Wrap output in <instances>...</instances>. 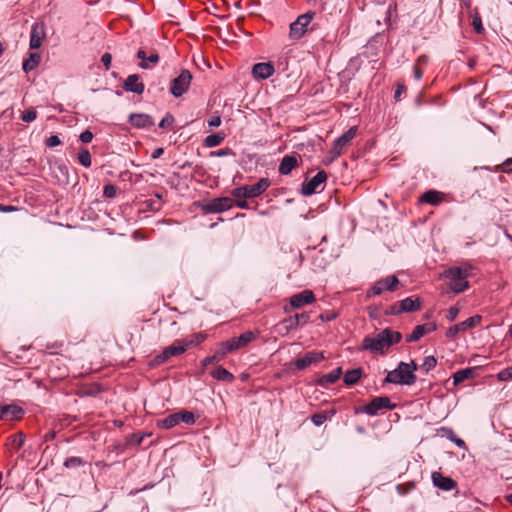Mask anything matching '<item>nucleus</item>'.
I'll return each instance as SVG.
<instances>
[{"label":"nucleus","instance_id":"nucleus-1","mask_svg":"<svg viewBox=\"0 0 512 512\" xmlns=\"http://www.w3.org/2000/svg\"><path fill=\"white\" fill-rule=\"evenodd\" d=\"M401 338L402 335L400 332L386 328L375 337H365L363 340V348L371 352L383 354L391 345L398 343Z\"/></svg>","mask_w":512,"mask_h":512},{"label":"nucleus","instance_id":"nucleus-2","mask_svg":"<svg viewBox=\"0 0 512 512\" xmlns=\"http://www.w3.org/2000/svg\"><path fill=\"white\" fill-rule=\"evenodd\" d=\"M418 369L414 361L411 363L400 362L398 367L387 373L384 383L398 385H413L416 382L415 371Z\"/></svg>","mask_w":512,"mask_h":512},{"label":"nucleus","instance_id":"nucleus-3","mask_svg":"<svg viewBox=\"0 0 512 512\" xmlns=\"http://www.w3.org/2000/svg\"><path fill=\"white\" fill-rule=\"evenodd\" d=\"M471 270V265H465L462 267L455 266L445 270L443 276L450 280V290L454 293H461L465 291L469 287L467 278L470 275Z\"/></svg>","mask_w":512,"mask_h":512},{"label":"nucleus","instance_id":"nucleus-4","mask_svg":"<svg viewBox=\"0 0 512 512\" xmlns=\"http://www.w3.org/2000/svg\"><path fill=\"white\" fill-rule=\"evenodd\" d=\"M269 186L270 180L268 178H261L253 185H244L234 188L231 194L235 198H254L264 193Z\"/></svg>","mask_w":512,"mask_h":512},{"label":"nucleus","instance_id":"nucleus-5","mask_svg":"<svg viewBox=\"0 0 512 512\" xmlns=\"http://www.w3.org/2000/svg\"><path fill=\"white\" fill-rule=\"evenodd\" d=\"M315 16V12L308 11L299 15L289 26V37L292 40H299L307 32V27Z\"/></svg>","mask_w":512,"mask_h":512},{"label":"nucleus","instance_id":"nucleus-6","mask_svg":"<svg viewBox=\"0 0 512 512\" xmlns=\"http://www.w3.org/2000/svg\"><path fill=\"white\" fill-rule=\"evenodd\" d=\"M396 407L394 403L391 402L390 398L387 396L375 397L361 408V412L369 415L376 416L380 411L383 410H393Z\"/></svg>","mask_w":512,"mask_h":512},{"label":"nucleus","instance_id":"nucleus-7","mask_svg":"<svg viewBox=\"0 0 512 512\" xmlns=\"http://www.w3.org/2000/svg\"><path fill=\"white\" fill-rule=\"evenodd\" d=\"M399 284V280L395 275L378 280L368 291V298L380 295L383 291H395Z\"/></svg>","mask_w":512,"mask_h":512},{"label":"nucleus","instance_id":"nucleus-8","mask_svg":"<svg viewBox=\"0 0 512 512\" xmlns=\"http://www.w3.org/2000/svg\"><path fill=\"white\" fill-rule=\"evenodd\" d=\"M192 80V75L188 70L182 72L175 79L172 80L170 92L174 97H181L189 88Z\"/></svg>","mask_w":512,"mask_h":512},{"label":"nucleus","instance_id":"nucleus-9","mask_svg":"<svg viewBox=\"0 0 512 512\" xmlns=\"http://www.w3.org/2000/svg\"><path fill=\"white\" fill-rule=\"evenodd\" d=\"M357 127H350L345 133H343L340 137L334 140L332 148L330 150V154L333 158H337L341 155L342 150L346 147L352 139L356 136Z\"/></svg>","mask_w":512,"mask_h":512},{"label":"nucleus","instance_id":"nucleus-10","mask_svg":"<svg viewBox=\"0 0 512 512\" xmlns=\"http://www.w3.org/2000/svg\"><path fill=\"white\" fill-rule=\"evenodd\" d=\"M234 206V200L230 197L214 198L203 205V210L207 213H220L231 209Z\"/></svg>","mask_w":512,"mask_h":512},{"label":"nucleus","instance_id":"nucleus-11","mask_svg":"<svg viewBox=\"0 0 512 512\" xmlns=\"http://www.w3.org/2000/svg\"><path fill=\"white\" fill-rule=\"evenodd\" d=\"M420 307L421 301L418 297L415 299L407 297L391 306V314L399 315L403 312H414L419 310Z\"/></svg>","mask_w":512,"mask_h":512},{"label":"nucleus","instance_id":"nucleus-12","mask_svg":"<svg viewBox=\"0 0 512 512\" xmlns=\"http://www.w3.org/2000/svg\"><path fill=\"white\" fill-rule=\"evenodd\" d=\"M187 346L185 345V341L176 340L172 345L168 346L163 350V352L156 357L157 363H164L172 356H178L184 353L187 350Z\"/></svg>","mask_w":512,"mask_h":512},{"label":"nucleus","instance_id":"nucleus-13","mask_svg":"<svg viewBox=\"0 0 512 512\" xmlns=\"http://www.w3.org/2000/svg\"><path fill=\"white\" fill-rule=\"evenodd\" d=\"M316 301V297L311 290H303L299 293L292 295L289 299V304L293 309H300L305 305L312 304Z\"/></svg>","mask_w":512,"mask_h":512},{"label":"nucleus","instance_id":"nucleus-14","mask_svg":"<svg viewBox=\"0 0 512 512\" xmlns=\"http://www.w3.org/2000/svg\"><path fill=\"white\" fill-rule=\"evenodd\" d=\"M481 319V316L474 315L472 317L467 318L463 322L451 326L446 331V337L454 338L459 332L466 331L467 329L473 328L476 325H478L481 322Z\"/></svg>","mask_w":512,"mask_h":512},{"label":"nucleus","instance_id":"nucleus-15","mask_svg":"<svg viewBox=\"0 0 512 512\" xmlns=\"http://www.w3.org/2000/svg\"><path fill=\"white\" fill-rule=\"evenodd\" d=\"M327 180V174L325 171H319L309 181L302 184L301 192L303 195L309 196L317 192L320 185Z\"/></svg>","mask_w":512,"mask_h":512},{"label":"nucleus","instance_id":"nucleus-16","mask_svg":"<svg viewBox=\"0 0 512 512\" xmlns=\"http://www.w3.org/2000/svg\"><path fill=\"white\" fill-rule=\"evenodd\" d=\"M256 338V334L252 331H246L239 337H233L226 340L228 347L226 350H232V352L247 346L251 341Z\"/></svg>","mask_w":512,"mask_h":512},{"label":"nucleus","instance_id":"nucleus-17","mask_svg":"<svg viewBox=\"0 0 512 512\" xmlns=\"http://www.w3.org/2000/svg\"><path fill=\"white\" fill-rule=\"evenodd\" d=\"M24 410L15 404L0 405V419L1 420H19L23 417Z\"/></svg>","mask_w":512,"mask_h":512},{"label":"nucleus","instance_id":"nucleus-18","mask_svg":"<svg viewBox=\"0 0 512 512\" xmlns=\"http://www.w3.org/2000/svg\"><path fill=\"white\" fill-rule=\"evenodd\" d=\"M274 72L275 68L271 62L257 63L252 68V75L255 79H268L274 74Z\"/></svg>","mask_w":512,"mask_h":512},{"label":"nucleus","instance_id":"nucleus-19","mask_svg":"<svg viewBox=\"0 0 512 512\" xmlns=\"http://www.w3.org/2000/svg\"><path fill=\"white\" fill-rule=\"evenodd\" d=\"M324 359L322 352H308L303 357L294 361L296 369L303 370L313 363H317Z\"/></svg>","mask_w":512,"mask_h":512},{"label":"nucleus","instance_id":"nucleus-20","mask_svg":"<svg viewBox=\"0 0 512 512\" xmlns=\"http://www.w3.org/2000/svg\"><path fill=\"white\" fill-rule=\"evenodd\" d=\"M136 56L141 60L139 67L142 69H150L151 67L158 64L160 60L157 52L152 51L149 55H147V52L144 49H139Z\"/></svg>","mask_w":512,"mask_h":512},{"label":"nucleus","instance_id":"nucleus-21","mask_svg":"<svg viewBox=\"0 0 512 512\" xmlns=\"http://www.w3.org/2000/svg\"><path fill=\"white\" fill-rule=\"evenodd\" d=\"M434 486L444 491H451L456 488L457 483L452 478L442 475L440 472L432 473Z\"/></svg>","mask_w":512,"mask_h":512},{"label":"nucleus","instance_id":"nucleus-22","mask_svg":"<svg viewBox=\"0 0 512 512\" xmlns=\"http://www.w3.org/2000/svg\"><path fill=\"white\" fill-rule=\"evenodd\" d=\"M45 37V27L43 23H35L31 29L30 48L37 49L42 45Z\"/></svg>","mask_w":512,"mask_h":512},{"label":"nucleus","instance_id":"nucleus-23","mask_svg":"<svg viewBox=\"0 0 512 512\" xmlns=\"http://www.w3.org/2000/svg\"><path fill=\"white\" fill-rule=\"evenodd\" d=\"M123 89L127 92H133L140 95L144 92L145 86L140 82V78L137 74H131L124 81Z\"/></svg>","mask_w":512,"mask_h":512},{"label":"nucleus","instance_id":"nucleus-24","mask_svg":"<svg viewBox=\"0 0 512 512\" xmlns=\"http://www.w3.org/2000/svg\"><path fill=\"white\" fill-rule=\"evenodd\" d=\"M298 166V158L296 155H285L279 165L278 171L281 175H288Z\"/></svg>","mask_w":512,"mask_h":512},{"label":"nucleus","instance_id":"nucleus-25","mask_svg":"<svg viewBox=\"0 0 512 512\" xmlns=\"http://www.w3.org/2000/svg\"><path fill=\"white\" fill-rule=\"evenodd\" d=\"M129 119L131 125L137 128H148L154 124L152 117L148 114H131Z\"/></svg>","mask_w":512,"mask_h":512},{"label":"nucleus","instance_id":"nucleus-26","mask_svg":"<svg viewBox=\"0 0 512 512\" xmlns=\"http://www.w3.org/2000/svg\"><path fill=\"white\" fill-rule=\"evenodd\" d=\"M341 375L342 369L341 367H338L331 372L322 375L318 380V384L320 386L327 387L328 385L334 384L336 381H338Z\"/></svg>","mask_w":512,"mask_h":512},{"label":"nucleus","instance_id":"nucleus-27","mask_svg":"<svg viewBox=\"0 0 512 512\" xmlns=\"http://www.w3.org/2000/svg\"><path fill=\"white\" fill-rule=\"evenodd\" d=\"M442 197L443 194L441 192L429 190L421 196L420 201L431 205H438L442 201Z\"/></svg>","mask_w":512,"mask_h":512},{"label":"nucleus","instance_id":"nucleus-28","mask_svg":"<svg viewBox=\"0 0 512 512\" xmlns=\"http://www.w3.org/2000/svg\"><path fill=\"white\" fill-rule=\"evenodd\" d=\"M211 376L219 381L231 383L234 381V375L222 366L217 367L211 372Z\"/></svg>","mask_w":512,"mask_h":512},{"label":"nucleus","instance_id":"nucleus-29","mask_svg":"<svg viewBox=\"0 0 512 512\" xmlns=\"http://www.w3.org/2000/svg\"><path fill=\"white\" fill-rule=\"evenodd\" d=\"M475 373H476L475 368H465V369L457 371L453 375L454 384L458 385L467 379L473 378Z\"/></svg>","mask_w":512,"mask_h":512},{"label":"nucleus","instance_id":"nucleus-30","mask_svg":"<svg viewBox=\"0 0 512 512\" xmlns=\"http://www.w3.org/2000/svg\"><path fill=\"white\" fill-rule=\"evenodd\" d=\"M40 55L38 53H31L27 59L23 62V70L28 73L34 70L40 63Z\"/></svg>","mask_w":512,"mask_h":512},{"label":"nucleus","instance_id":"nucleus-31","mask_svg":"<svg viewBox=\"0 0 512 512\" xmlns=\"http://www.w3.org/2000/svg\"><path fill=\"white\" fill-rule=\"evenodd\" d=\"M361 376H362L361 368L348 370L344 375L343 381L346 385H353V384H356L360 380Z\"/></svg>","mask_w":512,"mask_h":512},{"label":"nucleus","instance_id":"nucleus-32","mask_svg":"<svg viewBox=\"0 0 512 512\" xmlns=\"http://www.w3.org/2000/svg\"><path fill=\"white\" fill-rule=\"evenodd\" d=\"M336 411L331 409L330 411H323L320 413H315L311 416V421L315 426H321L324 422L327 421L328 418L334 416Z\"/></svg>","mask_w":512,"mask_h":512},{"label":"nucleus","instance_id":"nucleus-33","mask_svg":"<svg viewBox=\"0 0 512 512\" xmlns=\"http://www.w3.org/2000/svg\"><path fill=\"white\" fill-rule=\"evenodd\" d=\"M224 139L225 134L223 133L210 134L204 139V146L208 148L216 147L220 145Z\"/></svg>","mask_w":512,"mask_h":512},{"label":"nucleus","instance_id":"nucleus-34","mask_svg":"<svg viewBox=\"0 0 512 512\" xmlns=\"http://www.w3.org/2000/svg\"><path fill=\"white\" fill-rule=\"evenodd\" d=\"M179 424L177 413L170 414L161 421L158 422V426L164 429H171Z\"/></svg>","mask_w":512,"mask_h":512},{"label":"nucleus","instance_id":"nucleus-35","mask_svg":"<svg viewBox=\"0 0 512 512\" xmlns=\"http://www.w3.org/2000/svg\"><path fill=\"white\" fill-rule=\"evenodd\" d=\"M25 442V435L22 432H18L14 435H11L8 438V444L14 449L19 450Z\"/></svg>","mask_w":512,"mask_h":512},{"label":"nucleus","instance_id":"nucleus-36","mask_svg":"<svg viewBox=\"0 0 512 512\" xmlns=\"http://www.w3.org/2000/svg\"><path fill=\"white\" fill-rule=\"evenodd\" d=\"M78 160L84 167L91 166V154L87 148H81L78 154Z\"/></svg>","mask_w":512,"mask_h":512},{"label":"nucleus","instance_id":"nucleus-37","mask_svg":"<svg viewBox=\"0 0 512 512\" xmlns=\"http://www.w3.org/2000/svg\"><path fill=\"white\" fill-rule=\"evenodd\" d=\"M177 415H178L179 423L184 422L186 424L192 425L196 421L194 414L187 410H182V411L178 412Z\"/></svg>","mask_w":512,"mask_h":512},{"label":"nucleus","instance_id":"nucleus-38","mask_svg":"<svg viewBox=\"0 0 512 512\" xmlns=\"http://www.w3.org/2000/svg\"><path fill=\"white\" fill-rule=\"evenodd\" d=\"M206 338V335L202 334V333H196V334H193L190 338L188 339H185V345L187 346V348H190V347H193V346H197L198 344L202 343Z\"/></svg>","mask_w":512,"mask_h":512},{"label":"nucleus","instance_id":"nucleus-39","mask_svg":"<svg viewBox=\"0 0 512 512\" xmlns=\"http://www.w3.org/2000/svg\"><path fill=\"white\" fill-rule=\"evenodd\" d=\"M227 347H228V344L226 341H224L220 344V347L217 349V351L214 353V355H212L216 362H220L221 360L224 359L226 354L232 352V350H226Z\"/></svg>","mask_w":512,"mask_h":512},{"label":"nucleus","instance_id":"nucleus-40","mask_svg":"<svg viewBox=\"0 0 512 512\" xmlns=\"http://www.w3.org/2000/svg\"><path fill=\"white\" fill-rule=\"evenodd\" d=\"M473 29L475 30L476 33L478 34H482L484 33L485 29L482 25V19H481V16L479 15L478 12H475L473 15H472V23H471Z\"/></svg>","mask_w":512,"mask_h":512},{"label":"nucleus","instance_id":"nucleus-41","mask_svg":"<svg viewBox=\"0 0 512 512\" xmlns=\"http://www.w3.org/2000/svg\"><path fill=\"white\" fill-rule=\"evenodd\" d=\"M446 436L449 440H451L455 445L459 448L466 449V443L464 440L458 438L452 429H445Z\"/></svg>","mask_w":512,"mask_h":512},{"label":"nucleus","instance_id":"nucleus-42","mask_svg":"<svg viewBox=\"0 0 512 512\" xmlns=\"http://www.w3.org/2000/svg\"><path fill=\"white\" fill-rule=\"evenodd\" d=\"M425 335L424 331H423V328L420 326V325H417L411 334L407 335L406 337V342H416L418 341L421 337H423Z\"/></svg>","mask_w":512,"mask_h":512},{"label":"nucleus","instance_id":"nucleus-43","mask_svg":"<svg viewBox=\"0 0 512 512\" xmlns=\"http://www.w3.org/2000/svg\"><path fill=\"white\" fill-rule=\"evenodd\" d=\"M36 117H37V111L34 107H30L29 109L23 111L21 114L22 121L27 122V123L34 121L36 119Z\"/></svg>","mask_w":512,"mask_h":512},{"label":"nucleus","instance_id":"nucleus-44","mask_svg":"<svg viewBox=\"0 0 512 512\" xmlns=\"http://www.w3.org/2000/svg\"><path fill=\"white\" fill-rule=\"evenodd\" d=\"M83 464H84L83 459L80 457H75V456L67 458L64 462V466L66 468H76V467L82 466Z\"/></svg>","mask_w":512,"mask_h":512},{"label":"nucleus","instance_id":"nucleus-45","mask_svg":"<svg viewBox=\"0 0 512 512\" xmlns=\"http://www.w3.org/2000/svg\"><path fill=\"white\" fill-rule=\"evenodd\" d=\"M436 364H437V360H436V358L434 356H427L424 359V362H423L421 368L425 372H429L430 370L435 368Z\"/></svg>","mask_w":512,"mask_h":512},{"label":"nucleus","instance_id":"nucleus-46","mask_svg":"<svg viewBox=\"0 0 512 512\" xmlns=\"http://www.w3.org/2000/svg\"><path fill=\"white\" fill-rule=\"evenodd\" d=\"M497 379L499 381H510V380H512V366L511 367H507V368L501 370L497 374Z\"/></svg>","mask_w":512,"mask_h":512},{"label":"nucleus","instance_id":"nucleus-47","mask_svg":"<svg viewBox=\"0 0 512 512\" xmlns=\"http://www.w3.org/2000/svg\"><path fill=\"white\" fill-rule=\"evenodd\" d=\"M309 319H310V314L307 312L294 315L295 325H304L305 323H307L309 321Z\"/></svg>","mask_w":512,"mask_h":512},{"label":"nucleus","instance_id":"nucleus-48","mask_svg":"<svg viewBox=\"0 0 512 512\" xmlns=\"http://www.w3.org/2000/svg\"><path fill=\"white\" fill-rule=\"evenodd\" d=\"M174 123V117L170 113H167L164 118L160 121L159 127L160 128H169Z\"/></svg>","mask_w":512,"mask_h":512},{"label":"nucleus","instance_id":"nucleus-49","mask_svg":"<svg viewBox=\"0 0 512 512\" xmlns=\"http://www.w3.org/2000/svg\"><path fill=\"white\" fill-rule=\"evenodd\" d=\"M460 312V309L457 306H452L448 309L446 318L448 321L452 322L456 319Z\"/></svg>","mask_w":512,"mask_h":512},{"label":"nucleus","instance_id":"nucleus-50","mask_svg":"<svg viewBox=\"0 0 512 512\" xmlns=\"http://www.w3.org/2000/svg\"><path fill=\"white\" fill-rule=\"evenodd\" d=\"M233 151L229 148H224V149H219L217 151H212L210 153V156L212 157H224V156H228V155H233Z\"/></svg>","mask_w":512,"mask_h":512},{"label":"nucleus","instance_id":"nucleus-51","mask_svg":"<svg viewBox=\"0 0 512 512\" xmlns=\"http://www.w3.org/2000/svg\"><path fill=\"white\" fill-rule=\"evenodd\" d=\"M116 192H117V189L114 185L107 184L104 186V190H103L104 196H106L108 198H112L116 195Z\"/></svg>","mask_w":512,"mask_h":512},{"label":"nucleus","instance_id":"nucleus-52","mask_svg":"<svg viewBox=\"0 0 512 512\" xmlns=\"http://www.w3.org/2000/svg\"><path fill=\"white\" fill-rule=\"evenodd\" d=\"M60 144H61V140H60V138L57 135H51L46 140V145L48 147H55V146L60 145Z\"/></svg>","mask_w":512,"mask_h":512},{"label":"nucleus","instance_id":"nucleus-53","mask_svg":"<svg viewBox=\"0 0 512 512\" xmlns=\"http://www.w3.org/2000/svg\"><path fill=\"white\" fill-rule=\"evenodd\" d=\"M101 61L105 67V70H109L112 62V55L110 53H104L101 57Z\"/></svg>","mask_w":512,"mask_h":512},{"label":"nucleus","instance_id":"nucleus-54","mask_svg":"<svg viewBox=\"0 0 512 512\" xmlns=\"http://www.w3.org/2000/svg\"><path fill=\"white\" fill-rule=\"evenodd\" d=\"M79 138H80L81 142H83V143H89V142H91V141H92V139H93V134H92V132H90L89 130H85L84 132H82V133L80 134V137H79Z\"/></svg>","mask_w":512,"mask_h":512},{"label":"nucleus","instance_id":"nucleus-55","mask_svg":"<svg viewBox=\"0 0 512 512\" xmlns=\"http://www.w3.org/2000/svg\"><path fill=\"white\" fill-rule=\"evenodd\" d=\"M406 92V87L403 84H397L394 98L396 101H399L401 98V95Z\"/></svg>","mask_w":512,"mask_h":512},{"label":"nucleus","instance_id":"nucleus-56","mask_svg":"<svg viewBox=\"0 0 512 512\" xmlns=\"http://www.w3.org/2000/svg\"><path fill=\"white\" fill-rule=\"evenodd\" d=\"M420 326L423 328V331H424L425 335L435 331L436 328H437L436 324L433 323V322L425 323V324H422Z\"/></svg>","mask_w":512,"mask_h":512},{"label":"nucleus","instance_id":"nucleus-57","mask_svg":"<svg viewBox=\"0 0 512 512\" xmlns=\"http://www.w3.org/2000/svg\"><path fill=\"white\" fill-rule=\"evenodd\" d=\"M208 125L210 127H218L221 125V117L219 115H214L208 120Z\"/></svg>","mask_w":512,"mask_h":512},{"label":"nucleus","instance_id":"nucleus-58","mask_svg":"<svg viewBox=\"0 0 512 512\" xmlns=\"http://www.w3.org/2000/svg\"><path fill=\"white\" fill-rule=\"evenodd\" d=\"M502 170L505 173H512V157L506 159L502 164Z\"/></svg>","mask_w":512,"mask_h":512},{"label":"nucleus","instance_id":"nucleus-59","mask_svg":"<svg viewBox=\"0 0 512 512\" xmlns=\"http://www.w3.org/2000/svg\"><path fill=\"white\" fill-rule=\"evenodd\" d=\"M16 210H17V208L15 206L0 204V212L7 213V212H13Z\"/></svg>","mask_w":512,"mask_h":512},{"label":"nucleus","instance_id":"nucleus-60","mask_svg":"<svg viewBox=\"0 0 512 512\" xmlns=\"http://www.w3.org/2000/svg\"><path fill=\"white\" fill-rule=\"evenodd\" d=\"M413 73H414L415 79H417V80L421 79L423 76V72L417 64L414 65V67H413Z\"/></svg>","mask_w":512,"mask_h":512},{"label":"nucleus","instance_id":"nucleus-61","mask_svg":"<svg viewBox=\"0 0 512 512\" xmlns=\"http://www.w3.org/2000/svg\"><path fill=\"white\" fill-rule=\"evenodd\" d=\"M234 205L241 209H247L249 207V204L246 200H238L236 202L234 201Z\"/></svg>","mask_w":512,"mask_h":512},{"label":"nucleus","instance_id":"nucleus-62","mask_svg":"<svg viewBox=\"0 0 512 512\" xmlns=\"http://www.w3.org/2000/svg\"><path fill=\"white\" fill-rule=\"evenodd\" d=\"M284 322L287 323L288 327L291 329L299 326V325H295L294 316L286 318Z\"/></svg>","mask_w":512,"mask_h":512},{"label":"nucleus","instance_id":"nucleus-63","mask_svg":"<svg viewBox=\"0 0 512 512\" xmlns=\"http://www.w3.org/2000/svg\"><path fill=\"white\" fill-rule=\"evenodd\" d=\"M163 152H164L163 148H157L153 151L151 157L153 159H157L163 154Z\"/></svg>","mask_w":512,"mask_h":512},{"label":"nucleus","instance_id":"nucleus-64","mask_svg":"<svg viewBox=\"0 0 512 512\" xmlns=\"http://www.w3.org/2000/svg\"><path fill=\"white\" fill-rule=\"evenodd\" d=\"M216 362L213 358V356H209V357H206L203 361H202V366L206 367L207 365H210L212 363Z\"/></svg>","mask_w":512,"mask_h":512}]
</instances>
